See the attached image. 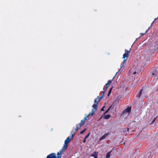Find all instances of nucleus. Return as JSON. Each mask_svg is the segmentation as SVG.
Listing matches in <instances>:
<instances>
[{"instance_id":"obj_27","label":"nucleus","mask_w":158,"mask_h":158,"mask_svg":"<svg viewBox=\"0 0 158 158\" xmlns=\"http://www.w3.org/2000/svg\"><path fill=\"white\" fill-rule=\"evenodd\" d=\"M143 35V33H141V35Z\"/></svg>"},{"instance_id":"obj_25","label":"nucleus","mask_w":158,"mask_h":158,"mask_svg":"<svg viewBox=\"0 0 158 158\" xmlns=\"http://www.w3.org/2000/svg\"><path fill=\"white\" fill-rule=\"evenodd\" d=\"M157 19V18L155 19V20H154L153 22L152 23V24L153 23H154V21H155V20H156V19Z\"/></svg>"},{"instance_id":"obj_24","label":"nucleus","mask_w":158,"mask_h":158,"mask_svg":"<svg viewBox=\"0 0 158 158\" xmlns=\"http://www.w3.org/2000/svg\"><path fill=\"white\" fill-rule=\"evenodd\" d=\"M86 139H85V138L84 139H83V143H85L86 142Z\"/></svg>"},{"instance_id":"obj_28","label":"nucleus","mask_w":158,"mask_h":158,"mask_svg":"<svg viewBox=\"0 0 158 158\" xmlns=\"http://www.w3.org/2000/svg\"><path fill=\"white\" fill-rule=\"evenodd\" d=\"M147 31H146V32H145V33L144 34H146V33H147Z\"/></svg>"},{"instance_id":"obj_4","label":"nucleus","mask_w":158,"mask_h":158,"mask_svg":"<svg viewBox=\"0 0 158 158\" xmlns=\"http://www.w3.org/2000/svg\"><path fill=\"white\" fill-rule=\"evenodd\" d=\"M99 101L98 99V98H95L94 100V102L95 103L92 106V107L94 109L92 110V112L93 110L95 111L97 109V106L98 104V102Z\"/></svg>"},{"instance_id":"obj_16","label":"nucleus","mask_w":158,"mask_h":158,"mask_svg":"<svg viewBox=\"0 0 158 158\" xmlns=\"http://www.w3.org/2000/svg\"><path fill=\"white\" fill-rule=\"evenodd\" d=\"M142 89H141L140 90V92H139V95H138L137 97L139 98H140V95H141L142 94Z\"/></svg>"},{"instance_id":"obj_10","label":"nucleus","mask_w":158,"mask_h":158,"mask_svg":"<svg viewBox=\"0 0 158 158\" xmlns=\"http://www.w3.org/2000/svg\"><path fill=\"white\" fill-rule=\"evenodd\" d=\"M108 135V133L105 134L99 139V140H101L105 139L106 138V137Z\"/></svg>"},{"instance_id":"obj_15","label":"nucleus","mask_w":158,"mask_h":158,"mask_svg":"<svg viewBox=\"0 0 158 158\" xmlns=\"http://www.w3.org/2000/svg\"><path fill=\"white\" fill-rule=\"evenodd\" d=\"M129 73L131 74V73H132L133 74H135L136 73V71L133 72V70L132 69H131L129 71Z\"/></svg>"},{"instance_id":"obj_11","label":"nucleus","mask_w":158,"mask_h":158,"mask_svg":"<svg viewBox=\"0 0 158 158\" xmlns=\"http://www.w3.org/2000/svg\"><path fill=\"white\" fill-rule=\"evenodd\" d=\"M112 80H109L108 81L107 83L106 84V85L108 87H109L110 84L112 83Z\"/></svg>"},{"instance_id":"obj_22","label":"nucleus","mask_w":158,"mask_h":158,"mask_svg":"<svg viewBox=\"0 0 158 158\" xmlns=\"http://www.w3.org/2000/svg\"><path fill=\"white\" fill-rule=\"evenodd\" d=\"M156 119V118H154V119H153V120H152V123H154Z\"/></svg>"},{"instance_id":"obj_13","label":"nucleus","mask_w":158,"mask_h":158,"mask_svg":"<svg viewBox=\"0 0 158 158\" xmlns=\"http://www.w3.org/2000/svg\"><path fill=\"white\" fill-rule=\"evenodd\" d=\"M110 117V114H107L105 115L104 116V118L105 119H108Z\"/></svg>"},{"instance_id":"obj_19","label":"nucleus","mask_w":158,"mask_h":158,"mask_svg":"<svg viewBox=\"0 0 158 158\" xmlns=\"http://www.w3.org/2000/svg\"><path fill=\"white\" fill-rule=\"evenodd\" d=\"M108 87H107L106 86H104L103 89V91L104 92H105L107 89H108Z\"/></svg>"},{"instance_id":"obj_20","label":"nucleus","mask_w":158,"mask_h":158,"mask_svg":"<svg viewBox=\"0 0 158 158\" xmlns=\"http://www.w3.org/2000/svg\"><path fill=\"white\" fill-rule=\"evenodd\" d=\"M86 130V129H84L83 131H81V132H80V134H82Z\"/></svg>"},{"instance_id":"obj_29","label":"nucleus","mask_w":158,"mask_h":158,"mask_svg":"<svg viewBox=\"0 0 158 158\" xmlns=\"http://www.w3.org/2000/svg\"><path fill=\"white\" fill-rule=\"evenodd\" d=\"M128 130H129V128H128L127 129V131H128Z\"/></svg>"},{"instance_id":"obj_5","label":"nucleus","mask_w":158,"mask_h":158,"mask_svg":"<svg viewBox=\"0 0 158 158\" xmlns=\"http://www.w3.org/2000/svg\"><path fill=\"white\" fill-rule=\"evenodd\" d=\"M130 51H128L126 50H125V52L123 54V58H125V57H128L129 56V53L130 52Z\"/></svg>"},{"instance_id":"obj_18","label":"nucleus","mask_w":158,"mask_h":158,"mask_svg":"<svg viewBox=\"0 0 158 158\" xmlns=\"http://www.w3.org/2000/svg\"><path fill=\"white\" fill-rule=\"evenodd\" d=\"M111 107V106H110L108 108L107 110L106 111H105V112L104 114H106V113H107L108 111H109L110 110V108Z\"/></svg>"},{"instance_id":"obj_8","label":"nucleus","mask_w":158,"mask_h":158,"mask_svg":"<svg viewBox=\"0 0 158 158\" xmlns=\"http://www.w3.org/2000/svg\"><path fill=\"white\" fill-rule=\"evenodd\" d=\"M98 152H94L93 153L91 154V155L90 156H92L94 157V158H97L98 155Z\"/></svg>"},{"instance_id":"obj_7","label":"nucleus","mask_w":158,"mask_h":158,"mask_svg":"<svg viewBox=\"0 0 158 158\" xmlns=\"http://www.w3.org/2000/svg\"><path fill=\"white\" fill-rule=\"evenodd\" d=\"M131 107L128 106L123 110L122 114H124L126 113H130L131 111Z\"/></svg>"},{"instance_id":"obj_9","label":"nucleus","mask_w":158,"mask_h":158,"mask_svg":"<svg viewBox=\"0 0 158 158\" xmlns=\"http://www.w3.org/2000/svg\"><path fill=\"white\" fill-rule=\"evenodd\" d=\"M105 92L103 91V92L101 94V97H100L99 96H98L96 98H98V101H99L100 99H102L104 95Z\"/></svg>"},{"instance_id":"obj_14","label":"nucleus","mask_w":158,"mask_h":158,"mask_svg":"<svg viewBox=\"0 0 158 158\" xmlns=\"http://www.w3.org/2000/svg\"><path fill=\"white\" fill-rule=\"evenodd\" d=\"M125 61H126V60L124 59L123 60V61L121 63V65H120V67H121L120 69L122 68L123 66L124 63L125 62Z\"/></svg>"},{"instance_id":"obj_23","label":"nucleus","mask_w":158,"mask_h":158,"mask_svg":"<svg viewBox=\"0 0 158 158\" xmlns=\"http://www.w3.org/2000/svg\"><path fill=\"white\" fill-rule=\"evenodd\" d=\"M105 107V106H103L102 108L101 109L102 111H104V108Z\"/></svg>"},{"instance_id":"obj_6","label":"nucleus","mask_w":158,"mask_h":158,"mask_svg":"<svg viewBox=\"0 0 158 158\" xmlns=\"http://www.w3.org/2000/svg\"><path fill=\"white\" fill-rule=\"evenodd\" d=\"M82 126L81 124L80 123L78 124H77L76 125V129H74V131H73L71 132V133H73V131L74 132V133L75 134L76 132L78 130L80 129L81 127Z\"/></svg>"},{"instance_id":"obj_3","label":"nucleus","mask_w":158,"mask_h":158,"mask_svg":"<svg viewBox=\"0 0 158 158\" xmlns=\"http://www.w3.org/2000/svg\"><path fill=\"white\" fill-rule=\"evenodd\" d=\"M95 111L94 110H93L92 112L91 113H89L88 115H87L86 116H85L83 120H81V123H80L81 124V125L83 126L85 123V122L86 120H87V118H88L89 116L90 115H91L93 116L94 114Z\"/></svg>"},{"instance_id":"obj_12","label":"nucleus","mask_w":158,"mask_h":158,"mask_svg":"<svg viewBox=\"0 0 158 158\" xmlns=\"http://www.w3.org/2000/svg\"><path fill=\"white\" fill-rule=\"evenodd\" d=\"M111 151H110L107 153L106 154V158H109L110 157V154Z\"/></svg>"},{"instance_id":"obj_26","label":"nucleus","mask_w":158,"mask_h":158,"mask_svg":"<svg viewBox=\"0 0 158 158\" xmlns=\"http://www.w3.org/2000/svg\"><path fill=\"white\" fill-rule=\"evenodd\" d=\"M152 75H156V74L154 73H152Z\"/></svg>"},{"instance_id":"obj_21","label":"nucleus","mask_w":158,"mask_h":158,"mask_svg":"<svg viewBox=\"0 0 158 158\" xmlns=\"http://www.w3.org/2000/svg\"><path fill=\"white\" fill-rule=\"evenodd\" d=\"M90 133L89 132V133L87 135L85 136V139H87L88 137L89 136V135H90Z\"/></svg>"},{"instance_id":"obj_1","label":"nucleus","mask_w":158,"mask_h":158,"mask_svg":"<svg viewBox=\"0 0 158 158\" xmlns=\"http://www.w3.org/2000/svg\"><path fill=\"white\" fill-rule=\"evenodd\" d=\"M67 148V147L65 148L64 145L62 149H60L59 152H58L57 153V157H56V154L55 153H52L48 155L47 156L46 158H61L62 156L61 154L62 152L64 150H66Z\"/></svg>"},{"instance_id":"obj_2","label":"nucleus","mask_w":158,"mask_h":158,"mask_svg":"<svg viewBox=\"0 0 158 158\" xmlns=\"http://www.w3.org/2000/svg\"><path fill=\"white\" fill-rule=\"evenodd\" d=\"M73 133H72L71 136L68 137L65 140L64 143V147L65 148L68 147V144L69 143L70 141L71 140L73 139V137L75 135V133L73 131Z\"/></svg>"},{"instance_id":"obj_17","label":"nucleus","mask_w":158,"mask_h":158,"mask_svg":"<svg viewBox=\"0 0 158 158\" xmlns=\"http://www.w3.org/2000/svg\"><path fill=\"white\" fill-rule=\"evenodd\" d=\"M113 88V87H112L110 89L109 91V92H108V96H109L110 95V94L111 92V91H112V89Z\"/></svg>"}]
</instances>
